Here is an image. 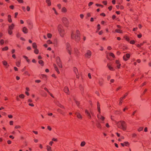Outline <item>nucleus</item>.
<instances>
[{"label": "nucleus", "mask_w": 151, "mask_h": 151, "mask_svg": "<svg viewBox=\"0 0 151 151\" xmlns=\"http://www.w3.org/2000/svg\"><path fill=\"white\" fill-rule=\"evenodd\" d=\"M96 126L98 128L100 129H101V126L99 123H97L96 124Z\"/></svg>", "instance_id": "obj_24"}, {"label": "nucleus", "mask_w": 151, "mask_h": 151, "mask_svg": "<svg viewBox=\"0 0 151 151\" xmlns=\"http://www.w3.org/2000/svg\"><path fill=\"white\" fill-rule=\"evenodd\" d=\"M143 127H140V128H139L138 129V131L139 132H140L141 131H142L143 129Z\"/></svg>", "instance_id": "obj_47"}, {"label": "nucleus", "mask_w": 151, "mask_h": 151, "mask_svg": "<svg viewBox=\"0 0 151 151\" xmlns=\"http://www.w3.org/2000/svg\"><path fill=\"white\" fill-rule=\"evenodd\" d=\"M47 43L48 44H50L52 43V42L50 40H48L47 41Z\"/></svg>", "instance_id": "obj_52"}, {"label": "nucleus", "mask_w": 151, "mask_h": 151, "mask_svg": "<svg viewBox=\"0 0 151 151\" xmlns=\"http://www.w3.org/2000/svg\"><path fill=\"white\" fill-rule=\"evenodd\" d=\"M86 144V142L85 141L82 142L81 144V147L84 146Z\"/></svg>", "instance_id": "obj_30"}, {"label": "nucleus", "mask_w": 151, "mask_h": 151, "mask_svg": "<svg viewBox=\"0 0 151 151\" xmlns=\"http://www.w3.org/2000/svg\"><path fill=\"white\" fill-rule=\"evenodd\" d=\"M85 113L86 114V115L88 116V117L89 119H91V115L90 113L88 111V110H85Z\"/></svg>", "instance_id": "obj_13"}, {"label": "nucleus", "mask_w": 151, "mask_h": 151, "mask_svg": "<svg viewBox=\"0 0 151 151\" xmlns=\"http://www.w3.org/2000/svg\"><path fill=\"white\" fill-rule=\"evenodd\" d=\"M47 151H52V150L51 149V147L48 146L47 145Z\"/></svg>", "instance_id": "obj_27"}, {"label": "nucleus", "mask_w": 151, "mask_h": 151, "mask_svg": "<svg viewBox=\"0 0 151 151\" xmlns=\"http://www.w3.org/2000/svg\"><path fill=\"white\" fill-rule=\"evenodd\" d=\"M38 63L40 64H41L42 66H43L44 65V63L43 60H39L38 61Z\"/></svg>", "instance_id": "obj_26"}, {"label": "nucleus", "mask_w": 151, "mask_h": 151, "mask_svg": "<svg viewBox=\"0 0 151 151\" xmlns=\"http://www.w3.org/2000/svg\"><path fill=\"white\" fill-rule=\"evenodd\" d=\"M22 31L24 33L26 34L28 33V30L25 27H24L22 29Z\"/></svg>", "instance_id": "obj_16"}, {"label": "nucleus", "mask_w": 151, "mask_h": 151, "mask_svg": "<svg viewBox=\"0 0 151 151\" xmlns=\"http://www.w3.org/2000/svg\"><path fill=\"white\" fill-rule=\"evenodd\" d=\"M64 92L67 94H69L70 92L68 87L65 86L64 88Z\"/></svg>", "instance_id": "obj_10"}, {"label": "nucleus", "mask_w": 151, "mask_h": 151, "mask_svg": "<svg viewBox=\"0 0 151 151\" xmlns=\"http://www.w3.org/2000/svg\"><path fill=\"white\" fill-rule=\"evenodd\" d=\"M57 111L58 112L60 113V114H63V111L61 109H57Z\"/></svg>", "instance_id": "obj_32"}, {"label": "nucleus", "mask_w": 151, "mask_h": 151, "mask_svg": "<svg viewBox=\"0 0 151 151\" xmlns=\"http://www.w3.org/2000/svg\"><path fill=\"white\" fill-rule=\"evenodd\" d=\"M122 100H121V98H120V102L119 103V106H121L122 105Z\"/></svg>", "instance_id": "obj_55"}, {"label": "nucleus", "mask_w": 151, "mask_h": 151, "mask_svg": "<svg viewBox=\"0 0 151 151\" xmlns=\"http://www.w3.org/2000/svg\"><path fill=\"white\" fill-rule=\"evenodd\" d=\"M21 128V127L19 125H16L15 127V128L16 129L20 128Z\"/></svg>", "instance_id": "obj_51"}, {"label": "nucleus", "mask_w": 151, "mask_h": 151, "mask_svg": "<svg viewBox=\"0 0 151 151\" xmlns=\"http://www.w3.org/2000/svg\"><path fill=\"white\" fill-rule=\"evenodd\" d=\"M96 5L97 6H101L102 8L104 7L103 5L98 4H96Z\"/></svg>", "instance_id": "obj_39"}, {"label": "nucleus", "mask_w": 151, "mask_h": 151, "mask_svg": "<svg viewBox=\"0 0 151 151\" xmlns=\"http://www.w3.org/2000/svg\"><path fill=\"white\" fill-rule=\"evenodd\" d=\"M9 8L12 9H14V7L13 5H11L9 6Z\"/></svg>", "instance_id": "obj_62"}, {"label": "nucleus", "mask_w": 151, "mask_h": 151, "mask_svg": "<svg viewBox=\"0 0 151 151\" xmlns=\"http://www.w3.org/2000/svg\"><path fill=\"white\" fill-rule=\"evenodd\" d=\"M8 33L9 35H11L12 33V30L8 29Z\"/></svg>", "instance_id": "obj_37"}, {"label": "nucleus", "mask_w": 151, "mask_h": 151, "mask_svg": "<svg viewBox=\"0 0 151 151\" xmlns=\"http://www.w3.org/2000/svg\"><path fill=\"white\" fill-rule=\"evenodd\" d=\"M46 2L48 6L51 5V2L50 0H46Z\"/></svg>", "instance_id": "obj_18"}, {"label": "nucleus", "mask_w": 151, "mask_h": 151, "mask_svg": "<svg viewBox=\"0 0 151 151\" xmlns=\"http://www.w3.org/2000/svg\"><path fill=\"white\" fill-rule=\"evenodd\" d=\"M57 62L58 65L60 68H62V64L60 59L59 57L57 58Z\"/></svg>", "instance_id": "obj_7"}, {"label": "nucleus", "mask_w": 151, "mask_h": 151, "mask_svg": "<svg viewBox=\"0 0 151 151\" xmlns=\"http://www.w3.org/2000/svg\"><path fill=\"white\" fill-rule=\"evenodd\" d=\"M8 47L7 46H6L4 48H2V51H6L8 50Z\"/></svg>", "instance_id": "obj_31"}, {"label": "nucleus", "mask_w": 151, "mask_h": 151, "mask_svg": "<svg viewBox=\"0 0 151 151\" xmlns=\"http://www.w3.org/2000/svg\"><path fill=\"white\" fill-rule=\"evenodd\" d=\"M93 4V3L92 2H90L88 4V6L90 7L91 5Z\"/></svg>", "instance_id": "obj_46"}, {"label": "nucleus", "mask_w": 151, "mask_h": 151, "mask_svg": "<svg viewBox=\"0 0 151 151\" xmlns=\"http://www.w3.org/2000/svg\"><path fill=\"white\" fill-rule=\"evenodd\" d=\"M91 55V52L89 50H88L87 51L86 53L85 54V57L88 58H90Z\"/></svg>", "instance_id": "obj_6"}, {"label": "nucleus", "mask_w": 151, "mask_h": 151, "mask_svg": "<svg viewBox=\"0 0 151 151\" xmlns=\"http://www.w3.org/2000/svg\"><path fill=\"white\" fill-rule=\"evenodd\" d=\"M9 124L11 125H12L13 124V121H11L9 122Z\"/></svg>", "instance_id": "obj_61"}, {"label": "nucleus", "mask_w": 151, "mask_h": 151, "mask_svg": "<svg viewBox=\"0 0 151 151\" xmlns=\"http://www.w3.org/2000/svg\"><path fill=\"white\" fill-rule=\"evenodd\" d=\"M16 65L17 67H19L20 65V61H18L16 63Z\"/></svg>", "instance_id": "obj_38"}, {"label": "nucleus", "mask_w": 151, "mask_h": 151, "mask_svg": "<svg viewBox=\"0 0 151 151\" xmlns=\"http://www.w3.org/2000/svg\"><path fill=\"white\" fill-rule=\"evenodd\" d=\"M135 43V41L134 40H131L130 42V43L132 44H134Z\"/></svg>", "instance_id": "obj_44"}, {"label": "nucleus", "mask_w": 151, "mask_h": 151, "mask_svg": "<svg viewBox=\"0 0 151 151\" xmlns=\"http://www.w3.org/2000/svg\"><path fill=\"white\" fill-rule=\"evenodd\" d=\"M97 117L99 119H101L102 121H104L105 119V118L104 116L99 114L97 115Z\"/></svg>", "instance_id": "obj_14"}, {"label": "nucleus", "mask_w": 151, "mask_h": 151, "mask_svg": "<svg viewBox=\"0 0 151 151\" xmlns=\"http://www.w3.org/2000/svg\"><path fill=\"white\" fill-rule=\"evenodd\" d=\"M124 145L126 146H128L129 145V143L128 142H124Z\"/></svg>", "instance_id": "obj_36"}, {"label": "nucleus", "mask_w": 151, "mask_h": 151, "mask_svg": "<svg viewBox=\"0 0 151 151\" xmlns=\"http://www.w3.org/2000/svg\"><path fill=\"white\" fill-rule=\"evenodd\" d=\"M2 63L4 65L6 66H7L8 64L7 62L5 60H4L2 61Z\"/></svg>", "instance_id": "obj_33"}, {"label": "nucleus", "mask_w": 151, "mask_h": 151, "mask_svg": "<svg viewBox=\"0 0 151 151\" xmlns=\"http://www.w3.org/2000/svg\"><path fill=\"white\" fill-rule=\"evenodd\" d=\"M34 52L36 54H38L39 52L37 48H36V49H35L34 50Z\"/></svg>", "instance_id": "obj_35"}, {"label": "nucleus", "mask_w": 151, "mask_h": 151, "mask_svg": "<svg viewBox=\"0 0 151 151\" xmlns=\"http://www.w3.org/2000/svg\"><path fill=\"white\" fill-rule=\"evenodd\" d=\"M118 127L124 131H125L127 129V124L124 121H120L117 123Z\"/></svg>", "instance_id": "obj_2"}, {"label": "nucleus", "mask_w": 151, "mask_h": 151, "mask_svg": "<svg viewBox=\"0 0 151 151\" xmlns=\"http://www.w3.org/2000/svg\"><path fill=\"white\" fill-rule=\"evenodd\" d=\"M99 84L101 86H102L103 84V81L102 80L99 81Z\"/></svg>", "instance_id": "obj_40"}, {"label": "nucleus", "mask_w": 151, "mask_h": 151, "mask_svg": "<svg viewBox=\"0 0 151 151\" xmlns=\"http://www.w3.org/2000/svg\"><path fill=\"white\" fill-rule=\"evenodd\" d=\"M4 41L2 39L0 40V43L1 45H2L4 44Z\"/></svg>", "instance_id": "obj_45"}, {"label": "nucleus", "mask_w": 151, "mask_h": 151, "mask_svg": "<svg viewBox=\"0 0 151 151\" xmlns=\"http://www.w3.org/2000/svg\"><path fill=\"white\" fill-rule=\"evenodd\" d=\"M24 74L25 75H27L29 76H30V74L29 73V72L27 71H25L24 72Z\"/></svg>", "instance_id": "obj_34"}, {"label": "nucleus", "mask_w": 151, "mask_h": 151, "mask_svg": "<svg viewBox=\"0 0 151 151\" xmlns=\"http://www.w3.org/2000/svg\"><path fill=\"white\" fill-rule=\"evenodd\" d=\"M57 6L59 9H60L61 8V5L60 4H57Z\"/></svg>", "instance_id": "obj_57"}, {"label": "nucleus", "mask_w": 151, "mask_h": 151, "mask_svg": "<svg viewBox=\"0 0 151 151\" xmlns=\"http://www.w3.org/2000/svg\"><path fill=\"white\" fill-rule=\"evenodd\" d=\"M107 66L108 67V68L110 70L112 71L114 70V68L112 67L109 65L108 64H107Z\"/></svg>", "instance_id": "obj_20"}, {"label": "nucleus", "mask_w": 151, "mask_h": 151, "mask_svg": "<svg viewBox=\"0 0 151 151\" xmlns=\"http://www.w3.org/2000/svg\"><path fill=\"white\" fill-rule=\"evenodd\" d=\"M73 70L74 72L75 73L76 77L77 78H79V74L78 72V70L77 68L75 67H74L73 68Z\"/></svg>", "instance_id": "obj_5"}, {"label": "nucleus", "mask_w": 151, "mask_h": 151, "mask_svg": "<svg viewBox=\"0 0 151 151\" xmlns=\"http://www.w3.org/2000/svg\"><path fill=\"white\" fill-rule=\"evenodd\" d=\"M52 10H53L54 11L55 13L57 15L58 14V13H57V12H56V11L55 8H52Z\"/></svg>", "instance_id": "obj_56"}, {"label": "nucleus", "mask_w": 151, "mask_h": 151, "mask_svg": "<svg viewBox=\"0 0 151 151\" xmlns=\"http://www.w3.org/2000/svg\"><path fill=\"white\" fill-rule=\"evenodd\" d=\"M124 38L127 41H129L130 40L129 38L127 36L124 37Z\"/></svg>", "instance_id": "obj_43"}, {"label": "nucleus", "mask_w": 151, "mask_h": 151, "mask_svg": "<svg viewBox=\"0 0 151 151\" xmlns=\"http://www.w3.org/2000/svg\"><path fill=\"white\" fill-rule=\"evenodd\" d=\"M61 11L62 12H64V13H65L67 12V9L65 7H63L61 9Z\"/></svg>", "instance_id": "obj_21"}, {"label": "nucleus", "mask_w": 151, "mask_h": 151, "mask_svg": "<svg viewBox=\"0 0 151 151\" xmlns=\"http://www.w3.org/2000/svg\"><path fill=\"white\" fill-rule=\"evenodd\" d=\"M112 6H110L108 7V9L109 11H111L112 10Z\"/></svg>", "instance_id": "obj_59"}, {"label": "nucleus", "mask_w": 151, "mask_h": 151, "mask_svg": "<svg viewBox=\"0 0 151 151\" xmlns=\"http://www.w3.org/2000/svg\"><path fill=\"white\" fill-rule=\"evenodd\" d=\"M27 11H29L30 10V8L29 6H27Z\"/></svg>", "instance_id": "obj_64"}, {"label": "nucleus", "mask_w": 151, "mask_h": 151, "mask_svg": "<svg viewBox=\"0 0 151 151\" xmlns=\"http://www.w3.org/2000/svg\"><path fill=\"white\" fill-rule=\"evenodd\" d=\"M27 24L28 25V27L30 29H32L33 28V26L32 23L30 21H27Z\"/></svg>", "instance_id": "obj_11"}, {"label": "nucleus", "mask_w": 151, "mask_h": 151, "mask_svg": "<svg viewBox=\"0 0 151 151\" xmlns=\"http://www.w3.org/2000/svg\"><path fill=\"white\" fill-rule=\"evenodd\" d=\"M41 81L39 80H36L35 81V82L36 83H40L41 82Z\"/></svg>", "instance_id": "obj_60"}, {"label": "nucleus", "mask_w": 151, "mask_h": 151, "mask_svg": "<svg viewBox=\"0 0 151 151\" xmlns=\"http://www.w3.org/2000/svg\"><path fill=\"white\" fill-rule=\"evenodd\" d=\"M109 55L111 56L113 58H115V55L114 54L112 53H109Z\"/></svg>", "instance_id": "obj_41"}, {"label": "nucleus", "mask_w": 151, "mask_h": 151, "mask_svg": "<svg viewBox=\"0 0 151 151\" xmlns=\"http://www.w3.org/2000/svg\"><path fill=\"white\" fill-rule=\"evenodd\" d=\"M66 49L67 51L69 54L70 55L72 54V49L70 44L68 43H66Z\"/></svg>", "instance_id": "obj_4"}, {"label": "nucleus", "mask_w": 151, "mask_h": 151, "mask_svg": "<svg viewBox=\"0 0 151 151\" xmlns=\"http://www.w3.org/2000/svg\"><path fill=\"white\" fill-rule=\"evenodd\" d=\"M8 22L10 23L12 22V19L11 18V16L10 15H8Z\"/></svg>", "instance_id": "obj_19"}, {"label": "nucleus", "mask_w": 151, "mask_h": 151, "mask_svg": "<svg viewBox=\"0 0 151 151\" xmlns=\"http://www.w3.org/2000/svg\"><path fill=\"white\" fill-rule=\"evenodd\" d=\"M130 54L129 53H127L125 55V56H124L123 57V59L125 61H127L128 59L130 57Z\"/></svg>", "instance_id": "obj_8"}, {"label": "nucleus", "mask_w": 151, "mask_h": 151, "mask_svg": "<svg viewBox=\"0 0 151 151\" xmlns=\"http://www.w3.org/2000/svg\"><path fill=\"white\" fill-rule=\"evenodd\" d=\"M14 24H12L11 25L9 26V27L8 29L10 30H12L14 28Z\"/></svg>", "instance_id": "obj_17"}, {"label": "nucleus", "mask_w": 151, "mask_h": 151, "mask_svg": "<svg viewBox=\"0 0 151 151\" xmlns=\"http://www.w3.org/2000/svg\"><path fill=\"white\" fill-rule=\"evenodd\" d=\"M128 93H126L123 97H121V100H123V99H125L126 97L128 95Z\"/></svg>", "instance_id": "obj_25"}, {"label": "nucleus", "mask_w": 151, "mask_h": 151, "mask_svg": "<svg viewBox=\"0 0 151 151\" xmlns=\"http://www.w3.org/2000/svg\"><path fill=\"white\" fill-rule=\"evenodd\" d=\"M71 38L72 39H74L76 42H78L80 39V31L78 30H77L75 34L74 32H72L71 35Z\"/></svg>", "instance_id": "obj_1"}, {"label": "nucleus", "mask_w": 151, "mask_h": 151, "mask_svg": "<svg viewBox=\"0 0 151 151\" xmlns=\"http://www.w3.org/2000/svg\"><path fill=\"white\" fill-rule=\"evenodd\" d=\"M17 1L20 3H23V0H17Z\"/></svg>", "instance_id": "obj_54"}, {"label": "nucleus", "mask_w": 151, "mask_h": 151, "mask_svg": "<svg viewBox=\"0 0 151 151\" xmlns=\"http://www.w3.org/2000/svg\"><path fill=\"white\" fill-rule=\"evenodd\" d=\"M100 29V26L99 24H98L97 25V29L99 30Z\"/></svg>", "instance_id": "obj_58"}, {"label": "nucleus", "mask_w": 151, "mask_h": 151, "mask_svg": "<svg viewBox=\"0 0 151 151\" xmlns=\"http://www.w3.org/2000/svg\"><path fill=\"white\" fill-rule=\"evenodd\" d=\"M102 3L104 5H106L107 4V2L106 1H103L102 2Z\"/></svg>", "instance_id": "obj_53"}, {"label": "nucleus", "mask_w": 151, "mask_h": 151, "mask_svg": "<svg viewBox=\"0 0 151 151\" xmlns=\"http://www.w3.org/2000/svg\"><path fill=\"white\" fill-rule=\"evenodd\" d=\"M62 21L63 23L66 25L68 23V19L66 17H63L62 19Z\"/></svg>", "instance_id": "obj_9"}, {"label": "nucleus", "mask_w": 151, "mask_h": 151, "mask_svg": "<svg viewBox=\"0 0 151 151\" xmlns=\"http://www.w3.org/2000/svg\"><path fill=\"white\" fill-rule=\"evenodd\" d=\"M47 128L50 131L52 130V128L50 126H48L47 127Z\"/></svg>", "instance_id": "obj_63"}, {"label": "nucleus", "mask_w": 151, "mask_h": 151, "mask_svg": "<svg viewBox=\"0 0 151 151\" xmlns=\"http://www.w3.org/2000/svg\"><path fill=\"white\" fill-rule=\"evenodd\" d=\"M24 97H25L24 95L23 94H21L19 95V98H20L21 99H24Z\"/></svg>", "instance_id": "obj_28"}, {"label": "nucleus", "mask_w": 151, "mask_h": 151, "mask_svg": "<svg viewBox=\"0 0 151 151\" xmlns=\"http://www.w3.org/2000/svg\"><path fill=\"white\" fill-rule=\"evenodd\" d=\"M52 35L50 33H48L47 34V37L48 38H51L52 37Z\"/></svg>", "instance_id": "obj_42"}, {"label": "nucleus", "mask_w": 151, "mask_h": 151, "mask_svg": "<svg viewBox=\"0 0 151 151\" xmlns=\"http://www.w3.org/2000/svg\"><path fill=\"white\" fill-rule=\"evenodd\" d=\"M75 114L76 115L77 117L80 119H82V116L78 112H76Z\"/></svg>", "instance_id": "obj_12"}, {"label": "nucleus", "mask_w": 151, "mask_h": 151, "mask_svg": "<svg viewBox=\"0 0 151 151\" xmlns=\"http://www.w3.org/2000/svg\"><path fill=\"white\" fill-rule=\"evenodd\" d=\"M56 104L59 107H60L61 105V104H60L59 102H57L56 103Z\"/></svg>", "instance_id": "obj_49"}, {"label": "nucleus", "mask_w": 151, "mask_h": 151, "mask_svg": "<svg viewBox=\"0 0 151 151\" xmlns=\"http://www.w3.org/2000/svg\"><path fill=\"white\" fill-rule=\"evenodd\" d=\"M115 32L119 33H122V31L120 29H116L115 30Z\"/></svg>", "instance_id": "obj_23"}, {"label": "nucleus", "mask_w": 151, "mask_h": 151, "mask_svg": "<svg viewBox=\"0 0 151 151\" xmlns=\"http://www.w3.org/2000/svg\"><path fill=\"white\" fill-rule=\"evenodd\" d=\"M23 57L26 59V60L27 62H28V63L29 62H30L29 60L28 59V58L26 56L24 55L23 56Z\"/></svg>", "instance_id": "obj_29"}, {"label": "nucleus", "mask_w": 151, "mask_h": 151, "mask_svg": "<svg viewBox=\"0 0 151 151\" xmlns=\"http://www.w3.org/2000/svg\"><path fill=\"white\" fill-rule=\"evenodd\" d=\"M146 83L147 82H145L140 86L141 87H143L146 84Z\"/></svg>", "instance_id": "obj_48"}, {"label": "nucleus", "mask_w": 151, "mask_h": 151, "mask_svg": "<svg viewBox=\"0 0 151 151\" xmlns=\"http://www.w3.org/2000/svg\"><path fill=\"white\" fill-rule=\"evenodd\" d=\"M58 29L60 36L62 37H63L65 33L63 27L61 25H59L58 27Z\"/></svg>", "instance_id": "obj_3"}, {"label": "nucleus", "mask_w": 151, "mask_h": 151, "mask_svg": "<svg viewBox=\"0 0 151 151\" xmlns=\"http://www.w3.org/2000/svg\"><path fill=\"white\" fill-rule=\"evenodd\" d=\"M116 63L117 64V67L118 69H119L120 68V66L121 64L120 63L119 61V60H116Z\"/></svg>", "instance_id": "obj_15"}, {"label": "nucleus", "mask_w": 151, "mask_h": 151, "mask_svg": "<svg viewBox=\"0 0 151 151\" xmlns=\"http://www.w3.org/2000/svg\"><path fill=\"white\" fill-rule=\"evenodd\" d=\"M32 47L35 49L37 48V45L36 43L35 42H34L32 43Z\"/></svg>", "instance_id": "obj_22"}, {"label": "nucleus", "mask_w": 151, "mask_h": 151, "mask_svg": "<svg viewBox=\"0 0 151 151\" xmlns=\"http://www.w3.org/2000/svg\"><path fill=\"white\" fill-rule=\"evenodd\" d=\"M55 70L58 74H59L60 73V72L59 71L58 69V68H55Z\"/></svg>", "instance_id": "obj_50"}]
</instances>
